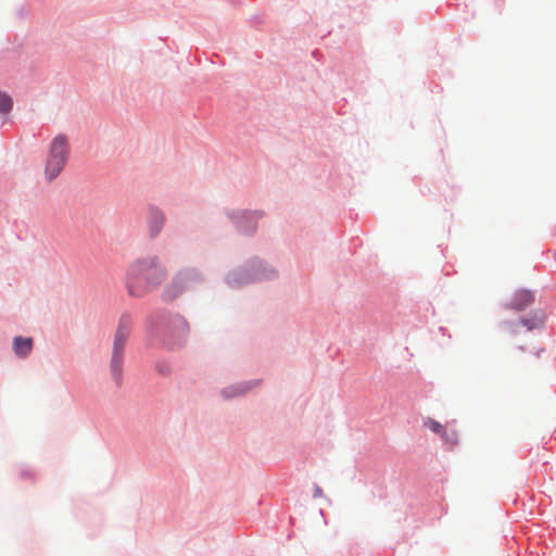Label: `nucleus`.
I'll use <instances>...</instances> for the list:
<instances>
[{
	"label": "nucleus",
	"instance_id": "obj_1",
	"mask_svg": "<svg viewBox=\"0 0 556 556\" xmlns=\"http://www.w3.org/2000/svg\"><path fill=\"white\" fill-rule=\"evenodd\" d=\"M167 277V269L159 256H147L135 261L127 277L128 292L140 298L151 289L160 287Z\"/></svg>",
	"mask_w": 556,
	"mask_h": 556
},
{
	"label": "nucleus",
	"instance_id": "obj_2",
	"mask_svg": "<svg viewBox=\"0 0 556 556\" xmlns=\"http://www.w3.org/2000/svg\"><path fill=\"white\" fill-rule=\"evenodd\" d=\"M68 138L58 135L51 142L45 174L49 180L56 178L63 170L68 157Z\"/></svg>",
	"mask_w": 556,
	"mask_h": 556
},
{
	"label": "nucleus",
	"instance_id": "obj_3",
	"mask_svg": "<svg viewBox=\"0 0 556 556\" xmlns=\"http://www.w3.org/2000/svg\"><path fill=\"white\" fill-rule=\"evenodd\" d=\"M130 331L131 320L129 316H122L115 332L111 359V369L116 381H118L122 376L123 354Z\"/></svg>",
	"mask_w": 556,
	"mask_h": 556
},
{
	"label": "nucleus",
	"instance_id": "obj_4",
	"mask_svg": "<svg viewBox=\"0 0 556 556\" xmlns=\"http://www.w3.org/2000/svg\"><path fill=\"white\" fill-rule=\"evenodd\" d=\"M201 280L202 278L195 269L179 270L165 286L162 296L165 301L176 300L180 294L195 287Z\"/></svg>",
	"mask_w": 556,
	"mask_h": 556
},
{
	"label": "nucleus",
	"instance_id": "obj_5",
	"mask_svg": "<svg viewBox=\"0 0 556 556\" xmlns=\"http://www.w3.org/2000/svg\"><path fill=\"white\" fill-rule=\"evenodd\" d=\"M165 214L157 207H150L148 215L149 233L152 238L159 236L165 225Z\"/></svg>",
	"mask_w": 556,
	"mask_h": 556
},
{
	"label": "nucleus",
	"instance_id": "obj_6",
	"mask_svg": "<svg viewBox=\"0 0 556 556\" xmlns=\"http://www.w3.org/2000/svg\"><path fill=\"white\" fill-rule=\"evenodd\" d=\"M534 301L533 294L528 290H520L515 294L510 306L515 309L522 311L530 306Z\"/></svg>",
	"mask_w": 556,
	"mask_h": 556
},
{
	"label": "nucleus",
	"instance_id": "obj_7",
	"mask_svg": "<svg viewBox=\"0 0 556 556\" xmlns=\"http://www.w3.org/2000/svg\"><path fill=\"white\" fill-rule=\"evenodd\" d=\"M14 353L20 357L27 356L33 350V339L15 337L13 340Z\"/></svg>",
	"mask_w": 556,
	"mask_h": 556
},
{
	"label": "nucleus",
	"instance_id": "obj_8",
	"mask_svg": "<svg viewBox=\"0 0 556 556\" xmlns=\"http://www.w3.org/2000/svg\"><path fill=\"white\" fill-rule=\"evenodd\" d=\"M422 426L430 430L431 432L438 434L440 438H442L445 442H448V435L446 431V426L442 425L441 422L427 417L422 419Z\"/></svg>",
	"mask_w": 556,
	"mask_h": 556
},
{
	"label": "nucleus",
	"instance_id": "obj_9",
	"mask_svg": "<svg viewBox=\"0 0 556 556\" xmlns=\"http://www.w3.org/2000/svg\"><path fill=\"white\" fill-rule=\"evenodd\" d=\"M248 390V387L245 383H239L235 387H230L229 389L227 390H224V396L225 397H230V396H235V395H241V394H244Z\"/></svg>",
	"mask_w": 556,
	"mask_h": 556
},
{
	"label": "nucleus",
	"instance_id": "obj_10",
	"mask_svg": "<svg viewBox=\"0 0 556 556\" xmlns=\"http://www.w3.org/2000/svg\"><path fill=\"white\" fill-rule=\"evenodd\" d=\"M12 105V99L8 94L0 92V113L5 114L10 112Z\"/></svg>",
	"mask_w": 556,
	"mask_h": 556
},
{
	"label": "nucleus",
	"instance_id": "obj_11",
	"mask_svg": "<svg viewBox=\"0 0 556 556\" xmlns=\"http://www.w3.org/2000/svg\"><path fill=\"white\" fill-rule=\"evenodd\" d=\"M544 323V315L542 313L536 314L532 321L528 319H522L521 324L526 326L528 329H533Z\"/></svg>",
	"mask_w": 556,
	"mask_h": 556
},
{
	"label": "nucleus",
	"instance_id": "obj_12",
	"mask_svg": "<svg viewBox=\"0 0 556 556\" xmlns=\"http://www.w3.org/2000/svg\"><path fill=\"white\" fill-rule=\"evenodd\" d=\"M174 323H175L177 329H179L182 333H186L188 331V325L184 318L176 317Z\"/></svg>",
	"mask_w": 556,
	"mask_h": 556
},
{
	"label": "nucleus",
	"instance_id": "obj_13",
	"mask_svg": "<svg viewBox=\"0 0 556 556\" xmlns=\"http://www.w3.org/2000/svg\"><path fill=\"white\" fill-rule=\"evenodd\" d=\"M314 496H315V497H320V496H323V490H321V488H320V486L315 485V493H314Z\"/></svg>",
	"mask_w": 556,
	"mask_h": 556
}]
</instances>
